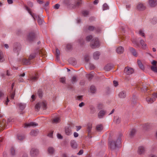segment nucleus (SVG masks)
<instances>
[{
    "instance_id": "f257e3e1",
    "label": "nucleus",
    "mask_w": 157,
    "mask_h": 157,
    "mask_svg": "<svg viewBox=\"0 0 157 157\" xmlns=\"http://www.w3.org/2000/svg\"><path fill=\"white\" fill-rule=\"evenodd\" d=\"M122 134H121L119 135L118 139L117 140V142L115 140H112L109 142V147L112 150H114L117 147V145L120 143L121 138L122 136Z\"/></svg>"
},
{
    "instance_id": "f03ea898",
    "label": "nucleus",
    "mask_w": 157,
    "mask_h": 157,
    "mask_svg": "<svg viewBox=\"0 0 157 157\" xmlns=\"http://www.w3.org/2000/svg\"><path fill=\"white\" fill-rule=\"evenodd\" d=\"M61 1L66 6L69 7L74 8L75 6H78L81 3L79 2H76L71 0H61Z\"/></svg>"
},
{
    "instance_id": "7ed1b4c3",
    "label": "nucleus",
    "mask_w": 157,
    "mask_h": 157,
    "mask_svg": "<svg viewBox=\"0 0 157 157\" xmlns=\"http://www.w3.org/2000/svg\"><path fill=\"white\" fill-rule=\"evenodd\" d=\"M25 9L35 20H36V19H37V22L39 25H41L42 24L43 21L42 19L40 18L39 16L33 13L31 11L30 9L28 7L25 6Z\"/></svg>"
},
{
    "instance_id": "20e7f679",
    "label": "nucleus",
    "mask_w": 157,
    "mask_h": 157,
    "mask_svg": "<svg viewBox=\"0 0 157 157\" xmlns=\"http://www.w3.org/2000/svg\"><path fill=\"white\" fill-rule=\"evenodd\" d=\"M157 98V93L149 95L146 98V101L149 103H151L155 101L156 98Z\"/></svg>"
},
{
    "instance_id": "39448f33",
    "label": "nucleus",
    "mask_w": 157,
    "mask_h": 157,
    "mask_svg": "<svg viewBox=\"0 0 157 157\" xmlns=\"http://www.w3.org/2000/svg\"><path fill=\"white\" fill-rule=\"evenodd\" d=\"M100 44L98 39L97 38H93L90 43V46L93 48H96L99 46Z\"/></svg>"
},
{
    "instance_id": "423d86ee",
    "label": "nucleus",
    "mask_w": 157,
    "mask_h": 157,
    "mask_svg": "<svg viewBox=\"0 0 157 157\" xmlns=\"http://www.w3.org/2000/svg\"><path fill=\"white\" fill-rule=\"evenodd\" d=\"M46 103L45 101L40 102L37 103L35 106V108L37 110H39L40 107L45 109L46 108Z\"/></svg>"
},
{
    "instance_id": "0eeeda50",
    "label": "nucleus",
    "mask_w": 157,
    "mask_h": 157,
    "mask_svg": "<svg viewBox=\"0 0 157 157\" xmlns=\"http://www.w3.org/2000/svg\"><path fill=\"white\" fill-rule=\"evenodd\" d=\"M39 154V150L35 148H32L30 151V155L32 157H35Z\"/></svg>"
},
{
    "instance_id": "6e6552de",
    "label": "nucleus",
    "mask_w": 157,
    "mask_h": 157,
    "mask_svg": "<svg viewBox=\"0 0 157 157\" xmlns=\"http://www.w3.org/2000/svg\"><path fill=\"white\" fill-rule=\"evenodd\" d=\"M146 151L145 147L143 146H139L137 152L139 155H143Z\"/></svg>"
},
{
    "instance_id": "1a4fd4ad",
    "label": "nucleus",
    "mask_w": 157,
    "mask_h": 157,
    "mask_svg": "<svg viewBox=\"0 0 157 157\" xmlns=\"http://www.w3.org/2000/svg\"><path fill=\"white\" fill-rule=\"evenodd\" d=\"M124 73L126 74L129 75L132 74L134 71L133 69L129 67H126L124 69Z\"/></svg>"
},
{
    "instance_id": "9d476101",
    "label": "nucleus",
    "mask_w": 157,
    "mask_h": 157,
    "mask_svg": "<svg viewBox=\"0 0 157 157\" xmlns=\"http://www.w3.org/2000/svg\"><path fill=\"white\" fill-rule=\"evenodd\" d=\"M148 4L152 7H154L157 6V0H148Z\"/></svg>"
},
{
    "instance_id": "9b49d317",
    "label": "nucleus",
    "mask_w": 157,
    "mask_h": 157,
    "mask_svg": "<svg viewBox=\"0 0 157 157\" xmlns=\"http://www.w3.org/2000/svg\"><path fill=\"white\" fill-rule=\"evenodd\" d=\"M146 7L143 3H138L136 6V9L139 10H143L145 9Z\"/></svg>"
},
{
    "instance_id": "f8f14e48",
    "label": "nucleus",
    "mask_w": 157,
    "mask_h": 157,
    "mask_svg": "<svg viewBox=\"0 0 157 157\" xmlns=\"http://www.w3.org/2000/svg\"><path fill=\"white\" fill-rule=\"evenodd\" d=\"M21 62L24 65H29L31 64V62H30L29 59L25 58H23L21 60Z\"/></svg>"
},
{
    "instance_id": "ddd939ff",
    "label": "nucleus",
    "mask_w": 157,
    "mask_h": 157,
    "mask_svg": "<svg viewBox=\"0 0 157 157\" xmlns=\"http://www.w3.org/2000/svg\"><path fill=\"white\" fill-rule=\"evenodd\" d=\"M38 52H37V53L34 52L32 53L29 56L28 59L30 62H31V63H32V61L34 59L35 57L37 54Z\"/></svg>"
},
{
    "instance_id": "4468645a",
    "label": "nucleus",
    "mask_w": 157,
    "mask_h": 157,
    "mask_svg": "<svg viewBox=\"0 0 157 157\" xmlns=\"http://www.w3.org/2000/svg\"><path fill=\"white\" fill-rule=\"evenodd\" d=\"M21 48V45L19 44H17L15 45L13 49L14 52L17 53V55L18 54V53L20 50Z\"/></svg>"
},
{
    "instance_id": "2eb2a0df",
    "label": "nucleus",
    "mask_w": 157,
    "mask_h": 157,
    "mask_svg": "<svg viewBox=\"0 0 157 157\" xmlns=\"http://www.w3.org/2000/svg\"><path fill=\"white\" fill-rule=\"evenodd\" d=\"M35 34L33 32L30 33L28 35V39L29 41L33 40L35 37Z\"/></svg>"
},
{
    "instance_id": "dca6fc26",
    "label": "nucleus",
    "mask_w": 157,
    "mask_h": 157,
    "mask_svg": "<svg viewBox=\"0 0 157 157\" xmlns=\"http://www.w3.org/2000/svg\"><path fill=\"white\" fill-rule=\"evenodd\" d=\"M70 145L72 148L75 149L77 147L78 145L76 141L74 140H72L70 142Z\"/></svg>"
},
{
    "instance_id": "f3484780",
    "label": "nucleus",
    "mask_w": 157,
    "mask_h": 157,
    "mask_svg": "<svg viewBox=\"0 0 157 157\" xmlns=\"http://www.w3.org/2000/svg\"><path fill=\"white\" fill-rule=\"evenodd\" d=\"M38 125L37 124L34 122H30L29 123H25L24 124V128H28L32 127H35Z\"/></svg>"
},
{
    "instance_id": "a211bd4d",
    "label": "nucleus",
    "mask_w": 157,
    "mask_h": 157,
    "mask_svg": "<svg viewBox=\"0 0 157 157\" xmlns=\"http://www.w3.org/2000/svg\"><path fill=\"white\" fill-rule=\"evenodd\" d=\"M39 54L43 57H45L47 56L46 52L43 49H41L38 51Z\"/></svg>"
},
{
    "instance_id": "6ab92c4d",
    "label": "nucleus",
    "mask_w": 157,
    "mask_h": 157,
    "mask_svg": "<svg viewBox=\"0 0 157 157\" xmlns=\"http://www.w3.org/2000/svg\"><path fill=\"white\" fill-rule=\"evenodd\" d=\"M92 127V124L91 123H89L87 126V132L89 135H90L91 133V129Z\"/></svg>"
},
{
    "instance_id": "aec40b11",
    "label": "nucleus",
    "mask_w": 157,
    "mask_h": 157,
    "mask_svg": "<svg viewBox=\"0 0 157 157\" xmlns=\"http://www.w3.org/2000/svg\"><path fill=\"white\" fill-rule=\"evenodd\" d=\"M106 113V111L104 110H101L98 113V117L99 118L103 117Z\"/></svg>"
},
{
    "instance_id": "412c9836",
    "label": "nucleus",
    "mask_w": 157,
    "mask_h": 157,
    "mask_svg": "<svg viewBox=\"0 0 157 157\" xmlns=\"http://www.w3.org/2000/svg\"><path fill=\"white\" fill-rule=\"evenodd\" d=\"M129 50L132 55L136 57L138 56V54L137 51L134 48L132 47L129 48Z\"/></svg>"
},
{
    "instance_id": "4be33fe9",
    "label": "nucleus",
    "mask_w": 157,
    "mask_h": 157,
    "mask_svg": "<svg viewBox=\"0 0 157 157\" xmlns=\"http://www.w3.org/2000/svg\"><path fill=\"white\" fill-rule=\"evenodd\" d=\"M113 67V64L109 63L105 66L104 69L106 71H109Z\"/></svg>"
},
{
    "instance_id": "5701e85b",
    "label": "nucleus",
    "mask_w": 157,
    "mask_h": 157,
    "mask_svg": "<svg viewBox=\"0 0 157 157\" xmlns=\"http://www.w3.org/2000/svg\"><path fill=\"white\" fill-rule=\"evenodd\" d=\"M124 51V48L122 46H119L116 49V52L119 54L122 53Z\"/></svg>"
},
{
    "instance_id": "b1692460",
    "label": "nucleus",
    "mask_w": 157,
    "mask_h": 157,
    "mask_svg": "<svg viewBox=\"0 0 157 157\" xmlns=\"http://www.w3.org/2000/svg\"><path fill=\"white\" fill-rule=\"evenodd\" d=\"M149 127L148 124H145L141 126V129L144 131L147 130L149 128Z\"/></svg>"
},
{
    "instance_id": "393cba45",
    "label": "nucleus",
    "mask_w": 157,
    "mask_h": 157,
    "mask_svg": "<svg viewBox=\"0 0 157 157\" xmlns=\"http://www.w3.org/2000/svg\"><path fill=\"white\" fill-rule=\"evenodd\" d=\"M100 55V54L99 52L96 51L95 52L93 55L94 59H99Z\"/></svg>"
},
{
    "instance_id": "a878e982",
    "label": "nucleus",
    "mask_w": 157,
    "mask_h": 157,
    "mask_svg": "<svg viewBox=\"0 0 157 157\" xmlns=\"http://www.w3.org/2000/svg\"><path fill=\"white\" fill-rule=\"evenodd\" d=\"M118 96L120 98H124L126 96V92L124 91H122L118 94Z\"/></svg>"
},
{
    "instance_id": "bb28decb",
    "label": "nucleus",
    "mask_w": 157,
    "mask_h": 157,
    "mask_svg": "<svg viewBox=\"0 0 157 157\" xmlns=\"http://www.w3.org/2000/svg\"><path fill=\"white\" fill-rule=\"evenodd\" d=\"M136 130L135 129H132L129 130V136L132 137H133L135 134Z\"/></svg>"
},
{
    "instance_id": "cd10ccee",
    "label": "nucleus",
    "mask_w": 157,
    "mask_h": 157,
    "mask_svg": "<svg viewBox=\"0 0 157 157\" xmlns=\"http://www.w3.org/2000/svg\"><path fill=\"white\" fill-rule=\"evenodd\" d=\"M6 121L5 120H3L2 121L0 122V130H2L4 129L6 126Z\"/></svg>"
},
{
    "instance_id": "c85d7f7f",
    "label": "nucleus",
    "mask_w": 157,
    "mask_h": 157,
    "mask_svg": "<svg viewBox=\"0 0 157 157\" xmlns=\"http://www.w3.org/2000/svg\"><path fill=\"white\" fill-rule=\"evenodd\" d=\"M140 44L141 45V48L143 49H145L146 48L147 44L145 43L143 40H141Z\"/></svg>"
},
{
    "instance_id": "c756f323",
    "label": "nucleus",
    "mask_w": 157,
    "mask_h": 157,
    "mask_svg": "<svg viewBox=\"0 0 157 157\" xmlns=\"http://www.w3.org/2000/svg\"><path fill=\"white\" fill-rule=\"evenodd\" d=\"M48 152L49 154L52 155L54 153L55 150L54 148L52 147H49L48 148Z\"/></svg>"
},
{
    "instance_id": "7c9ffc66",
    "label": "nucleus",
    "mask_w": 157,
    "mask_h": 157,
    "mask_svg": "<svg viewBox=\"0 0 157 157\" xmlns=\"http://www.w3.org/2000/svg\"><path fill=\"white\" fill-rule=\"evenodd\" d=\"M38 132L39 131L38 130H32L30 132V135L33 136H36L38 134Z\"/></svg>"
},
{
    "instance_id": "2f4dec72",
    "label": "nucleus",
    "mask_w": 157,
    "mask_h": 157,
    "mask_svg": "<svg viewBox=\"0 0 157 157\" xmlns=\"http://www.w3.org/2000/svg\"><path fill=\"white\" fill-rule=\"evenodd\" d=\"M5 60L3 53L1 50H0V62H3Z\"/></svg>"
},
{
    "instance_id": "473e14b6",
    "label": "nucleus",
    "mask_w": 157,
    "mask_h": 157,
    "mask_svg": "<svg viewBox=\"0 0 157 157\" xmlns=\"http://www.w3.org/2000/svg\"><path fill=\"white\" fill-rule=\"evenodd\" d=\"M103 127L102 124H100L97 125L96 130L98 132H101L103 129Z\"/></svg>"
},
{
    "instance_id": "72a5a7b5",
    "label": "nucleus",
    "mask_w": 157,
    "mask_h": 157,
    "mask_svg": "<svg viewBox=\"0 0 157 157\" xmlns=\"http://www.w3.org/2000/svg\"><path fill=\"white\" fill-rule=\"evenodd\" d=\"M65 132L66 135H70L71 134V130L70 128L68 127H66L65 128Z\"/></svg>"
},
{
    "instance_id": "f704fd0d",
    "label": "nucleus",
    "mask_w": 157,
    "mask_h": 157,
    "mask_svg": "<svg viewBox=\"0 0 157 157\" xmlns=\"http://www.w3.org/2000/svg\"><path fill=\"white\" fill-rule=\"evenodd\" d=\"M136 87L139 89H142V90H143L144 91H146L148 89L147 87L146 86H142V87H141L140 85V86L139 84H138L137 85Z\"/></svg>"
},
{
    "instance_id": "c9c22d12",
    "label": "nucleus",
    "mask_w": 157,
    "mask_h": 157,
    "mask_svg": "<svg viewBox=\"0 0 157 157\" xmlns=\"http://www.w3.org/2000/svg\"><path fill=\"white\" fill-rule=\"evenodd\" d=\"M138 65L139 67L142 70H144V66L142 64L141 61L140 60H138L137 62Z\"/></svg>"
},
{
    "instance_id": "e433bc0d",
    "label": "nucleus",
    "mask_w": 157,
    "mask_h": 157,
    "mask_svg": "<svg viewBox=\"0 0 157 157\" xmlns=\"http://www.w3.org/2000/svg\"><path fill=\"white\" fill-rule=\"evenodd\" d=\"M121 121V119L120 118L116 116L114 118V121L116 124H118Z\"/></svg>"
},
{
    "instance_id": "4c0bfd02",
    "label": "nucleus",
    "mask_w": 157,
    "mask_h": 157,
    "mask_svg": "<svg viewBox=\"0 0 157 157\" xmlns=\"http://www.w3.org/2000/svg\"><path fill=\"white\" fill-rule=\"evenodd\" d=\"M18 105L21 110H23L26 106V105L25 104L19 103L18 104Z\"/></svg>"
},
{
    "instance_id": "58836bf2",
    "label": "nucleus",
    "mask_w": 157,
    "mask_h": 157,
    "mask_svg": "<svg viewBox=\"0 0 157 157\" xmlns=\"http://www.w3.org/2000/svg\"><path fill=\"white\" fill-rule=\"evenodd\" d=\"M38 77L36 76H32L30 77L29 80L32 82H34L37 79Z\"/></svg>"
},
{
    "instance_id": "ea45409f",
    "label": "nucleus",
    "mask_w": 157,
    "mask_h": 157,
    "mask_svg": "<svg viewBox=\"0 0 157 157\" xmlns=\"http://www.w3.org/2000/svg\"><path fill=\"white\" fill-rule=\"evenodd\" d=\"M151 69L152 71L157 73V66H151Z\"/></svg>"
},
{
    "instance_id": "a19ab883",
    "label": "nucleus",
    "mask_w": 157,
    "mask_h": 157,
    "mask_svg": "<svg viewBox=\"0 0 157 157\" xmlns=\"http://www.w3.org/2000/svg\"><path fill=\"white\" fill-rule=\"evenodd\" d=\"M17 137L18 140L21 141L25 138V136L21 134H18L17 136Z\"/></svg>"
},
{
    "instance_id": "79ce46f5",
    "label": "nucleus",
    "mask_w": 157,
    "mask_h": 157,
    "mask_svg": "<svg viewBox=\"0 0 157 157\" xmlns=\"http://www.w3.org/2000/svg\"><path fill=\"white\" fill-rule=\"evenodd\" d=\"M90 91L91 93H94L96 91V89L93 86H91L90 87Z\"/></svg>"
},
{
    "instance_id": "37998d69",
    "label": "nucleus",
    "mask_w": 157,
    "mask_h": 157,
    "mask_svg": "<svg viewBox=\"0 0 157 157\" xmlns=\"http://www.w3.org/2000/svg\"><path fill=\"white\" fill-rule=\"evenodd\" d=\"M60 121V119L59 117H56L54 118L52 121L53 123H57Z\"/></svg>"
},
{
    "instance_id": "c03bdc74",
    "label": "nucleus",
    "mask_w": 157,
    "mask_h": 157,
    "mask_svg": "<svg viewBox=\"0 0 157 157\" xmlns=\"http://www.w3.org/2000/svg\"><path fill=\"white\" fill-rule=\"evenodd\" d=\"M139 34L143 37H145V34L144 31L142 29H140L139 32Z\"/></svg>"
},
{
    "instance_id": "a18cd8bd",
    "label": "nucleus",
    "mask_w": 157,
    "mask_h": 157,
    "mask_svg": "<svg viewBox=\"0 0 157 157\" xmlns=\"http://www.w3.org/2000/svg\"><path fill=\"white\" fill-rule=\"evenodd\" d=\"M84 40L82 38H81L79 39L78 40V44L80 45L83 44H84Z\"/></svg>"
},
{
    "instance_id": "49530a36",
    "label": "nucleus",
    "mask_w": 157,
    "mask_h": 157,
    "mask_svg": "<svg viewBox=\"0 0 157 157\" xmlns=\"http://www.w3.org/2000/svg\"><path fill=\"white\" fill-rule=\"evenodd\" d=\"M93 72H91L90 73L86 75V77L89 79H91L93 77Z\"/></svg>"
},
{
    "instance_id": "de8ad7c7",
    "label": "nucleus",
    "mask_w": 157,
    "mask_h": 157,
    "mask_svg": "<svg viewBox=\"0 0 157 157\" xmlns=\"http://www.w3.org/2000/svg\"><path fill=\"white\" fill-rule=\"evenodd\" d=\"M103 10L109 9V6L106 3H105L103 6Z\"/></svg>"
},
{
    "instance_id": "09e8293b",
    "label": "nucleus",
    "mask_w": 157,
    "mask_h": 157,
    "mask_svg": "<svg viewBox=\"0 0 157 157\" xmlns=\"http://www.w3.org/2000/svg\"><path fill=\"white\" fill-rule=\"evenodd\" d=\"M10 153L12 155H14L15 153V151L13 147H12L10 149Z\"/></svg>"
},
{
    "instance_id": "8fccbe9b",
    "label": "nucleus",
    "mask_w": 157,
    "mask_h": 157,
    "mask_svg": "<svg viewBox=\"0 0 157 157\" xmlns=\"http://www.w3.org/2000/svg\"><path fill=\"white\" fill-rule=\"evenodd\" d=\"M96 112V109L94 107H92L90 108V113L91 114H94Z\"/></svg>"
},
{
    "instance_id": "3c124183",
    "label": "nucleus",
    "mask_w": 157,
    "mask_h": 157,
    "mask_svg": "<svg viewBox=\"0 0 157 157\" xmlns=\"http://www.w3.org/2000/svg\"><path fill=\"white\" fill-rule=\"evenodd\" d=\"M157 22V18L156 17H154L151 20V22L153 24H155Z\"/></svg>"
},
{
    "instance_id": "603ef678",
    "label": "nucleus",
    "mask_w": 157,
    "mask_h": 157,
    "mask_svg": "<svg viewBox=\"0 0 157 157\" xmlns=\"http://www.w3.org/2000/svg\"><path fill=\"white\" fill-rule=\"evenodd\" d=\"M89 11L87 10H84L82 12V14L84 16H86L89 14Z\"/></svg>"
},
{
    "instance_id": "864d4df0",
    "label": "nucleus",
    "mask_w": 157,
    "mask_h": 157,
    "mask_svg": "<svg viewBox=\"0 0 157 157\" xmlns=\"http://www.w3.org/2000/svg\"><path fill=\"white\" fill-rule=\"evenodd\" d=\"M92 38V36L91 35L87 36L86 37V40L88 41H90Z\"/></svg>"
},
{
    "instance_id": "5fc2aeb1",
    "label": "nucleus",
    "mask_w": 157,
    "mask_h": 157,
    "mask_svg": "<svg viewBox=\"0 0 157 157\" xmlns=\"http://www.w3.org/2000/svg\"><path fill=\"white\" fill-rule=\"evenodd\" d=\"M15 95V91H13L12 92V93L10 94V97L12 99H13L14 98V96Z\"/></svg>"
},
{
    "instance_id": "6e6d98bb",
    "label": "nucleus",
    "mask_w": 157,
    "mask_h": 157,
    "mask_svg": "<svg viewBox=\"0 0 157 157\" xmlns=\"http://www.w3.org/2000/svg\"><path fill=\"white\" fill-rule=\"evenodd\" d=\"M71 81L72 82H76L77 81L76 77L75 76H73L72 78Z\"/></svg>"
},
{
    "instance_id": "4d7b16f0",
    "label": "nucleus",
    "mask_w": 157,
    "mask_h": 157,
    "mask_svg": "<svg viewBox=\"0 0 157 157\" xmlns=\"http://www.w3.org/2000/svg\"><path fill=\"white\" fill-rule=\"evenodd\" d=\"M56 53L57 58V59H58V56L60 54V52L59 50L58 49H56Z\"/></svg>"
},
{
    "instance_id": "13d9d810",
    "label": "nucleus",
    "mask_w": 157,
    "mask_h": 157,
    "mask_svg": "<svg viewBox=\"0 0 157 157\" xmlns=\"http://www.w3.org/2000/svg\"><path fill=\"white\" fill-rule=\"evenodd\" d=\"M38 95L39 96L40 98H41L42 97V91L40 90L38 91Z\"/></svg>"
},
{
    "instance_id": "bf43d9fd",
    "label": "nucleus",
    "mask_w": 157,
    "mask_h": 157,
    "mask_svg": "<svg viewBox=\"0 0 157 157\" xmlns=\"http://www.w3.org/2000/svg\"><path fill=\"white\" fill-rule=\"evenodd\" d=\"M85 59L86 61L87 62L89 60V56L88 55H86L85 56Z\"/></svg>"
},
{
    "instance_id": "052dcab7",
    "label": "nucleus",
    "mask_w": 157,
    "mask_h": 157,
    "mask_svg": "<svg viewBox=\"0 0 157 157\" xmlns=\"http://www.w3.org/2000/svg\"><path fill=\"white\" fill-rule=\"evenodd\" d=\"M66 48L68 50L72 48V45L71 44H67L66 46Z\"/></svg>"
},
{
    "instance_id": "680f3d73",
    "label": "nucleus",
    "mask_w": 157,
    "mask_h": 157,
    "mask_svg": "<svg viewBox=\"0 0 157 157\" xmlns=\"http://www.w3.org/2000/svg\"><path fill=\"white\" fill-rule=\"evenodd\" d=\"M151 64L152 66H157V61L155 60H153L151 62Z\"/></svg>"
},
{
    "instance_id": "e2e57ef3",
    "label": "nucleus",
    "mask_w": 157,
    "mask_h": 157,
    "mask_svg": "<svg viewBox=\"0 0 157 157\" xmlns=\"http://www.w3.org/2000/svg\"><path fill=\"white\" fill-rule=\"evenodd\" d=\"M132 42L133 43V44H135L136 46L137 47H138L139 46V44L135 40H132Z\"/></svg>"
},
{
    "instance_id": "0e129e2a",
    "label": "nucleus",
    "mask_w": 157,
    "mask_h": 157,
    "mask_svg": "<svg viewBox=\"0 0 157 157\" xmlns=\"http://www.w3.org/2000/svg\"><path fill=\"white\" fill-rule=\"evenodd\" d=\"M98 108L99 109H101L103 108V105L102 104H99L98 105Z\"/></svg>"
},
{
    "instance_id": "69168bd1",
    "label": "nucleus",
    "mask_w": 157,
    "mask_h": 157,
    "mask_svg": "<svg viewBox=\"0 0 157 157\" xmlns=\"http://www.w3.org/2000/svg\"><path fill=\"white\" fill-rule=\"evenodd\" d=\"M94 29V27L93 26H90L89 27L88 30L90 31H92Z\"/></svg>"
},
{
    "instance_id": "338daca9",
    "label": "nucleus",
    "mask_w": 157,
    "mask_h": 157,
    "mask_svg": "<svg viewBox=\"0 0 157 157\" xmlns=\"http://www.w3.org/2000/svg\"><path fill=\"white\" fill-rule=\"evenodd\" d=\"M113 84L115 86H117L118 85V82L115 81H113Z\"/></svg>"
},
{
    "instance_id": "774afa93",
    "label": "nucleus",
    "mask_w": 157,
    "mask_h": 157,
    "mask_svg": "<svg viewBox=\"0 0 157 157\" xmlns=\"http://www.w3.org/2000/svg\"><path fill=\"white\" fill-rule=\"evenodd\" d=\"M65 77L62 78H60V81L64 83L65 82Z\"/></svg>"
}]
</instances>
